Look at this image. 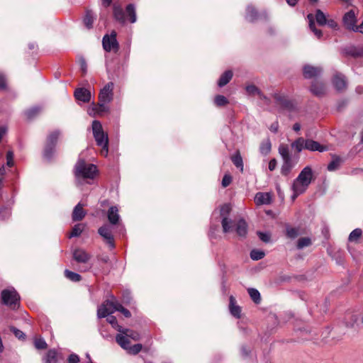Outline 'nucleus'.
Returning <instances> with one entry per match:
<instances>
[{
  "label": "nucleus",
  "mask_w": 363,
  "mask_h": 363,
  "mask_svg": "<svg viewBox=\"0 0 363 363\" xmlns=\"http://www.w3.org/2000/svg\"><path fill=\"white\" fill-rule=\"evenodd\" d=\"M279 153L281 156L283 160H284L291 159V156L289 155V147H288V146L286 145L281 144L279 147Z\"/></svg>",
  "instance_id": "37"
},
{
  "label": "nucleus",
  "mask_w": 363,
  "mask_h": 363,
  "mask_svg": "<svg viewBox=\"0 0 363 363\" xmlns=\"http://www.w3.org/2000/svg\"><path fill=\"white\" fill-rule=\"evenodd\" d=\"M114 84L107 83L100 91L99 99L101 102H111L113 98Z\"/></svg>",
  "instance_id": "9"
},
{
  "label": "nucleus",
  "mask_w": 363,
  "mask_h": 363,
  "mask_svg": "<svg viewBox=\"0 0 363 363\" xmlns=\"http://www.w3.org/2000/svg\"><path fill=\"white\" fill-rule=\"evenodd\" d=\"M311 91L316 96H321L325 92V86L322 83L315 82L311 87Z\"/></svg>",
  "instance_id": "30"
},
{
  "label": "nucleus",
  "mask_w": 363,
  "mask_h": 363,
  "mask_svg": "<svg viewBox=\"0 0 363 363\" xmlns=\"http://www.w3.org/2000/svg\"><path fill=\"white\" fill-rule=\"evenodd\" d=\"M83 230H84V225L82 224L79 223V224L75 225L73 227L72 232L70 233L69 238L79 236L81 235V233H82Z\"/></svg>",
  "instance_id": "41"
},
{
  "label": "nucleus",
  "mask_w": 363,
  "mask_h": 363,
  "mask_svg": "<svg viewBox=\"0 0 363 363\" xmlns=\"http://www.w3.org/2000/svg\"><path fill=\"white\" fill-rule=\"evenodd\" d=\"M119 335H124L128 340V338H131L135 341L140 340V334L138 332L127 328H123V330L120 332Z\"/></svg>",
  "instance_id": "29"
},
{
  "label": "nucleus",
  "mask_w": 363,
  "mask_h": 363,
  "mask_svg": "<svg viewBox=\"0 0 363 363\" xmlns=\"http://www.w3.org/2000/svg\"><path fill=\"white\" fill-rule=\"evenodd\" d=\"M116 341L123 349L125 350L128 353L130 354H137L143 348L141 344H135L133 346H130V341L123 335H117L116 336Z\"/></svg>",
  "instance_id": "4"
},
{
  "label": "nucleus",
  "mask_w": 363,
  "mask_h": 363,
  "mask_svg": "<svg viewBox=\"0 0 363 363\" xmlns=\"http://www.w3.org/2000/svg\"><path fill=\"white\" fill-rule=\"evenodd\" d=\"M73 258L79 263H86L91 258V255L83 249H76L73 251Z\"/></svg>",
  "instance_id": "14"
},
{
  "label": "nucleus",
  "mask_w": 363,
  "mask_h": 363,
  "mask_svg": "<svg viewBox=\"0 0 363 363\" xmlns=\"http://www.w3.org/2000/svg\"><path fill=\"white\" fill-rule=\"evenodd\" d=\"M10 330L15 335V336L16 337H18V339L24 338L25 334L21 330H20L14 327H11Z\"/></svg>",
  "instance_id": "58"
},
{
  "label": "nucleus",
  "mask_w": 363,
  "mask_h": 363,
  "mask_svg": "<svg viewBox=\"0 0 363 363\" xmlns=\"http://www.w3.org/2000/svg\"><path fill=\"white\" fill-rule=\"evenodd\" d=\"M308 188V185L304 184L298 179H295L291 186V189L293 191V195L291 196L292 200H295L298 196L303 194Z\"/></svg>",
  "instance_id": "10"
},
{
  "label": "nucleus",
  "mask_w": 363,
  "mask_h": 363,
  "mask_svg": "<svg viewBox=\"0 0 363 363\" xmlns=\"http://www.w3.org/2000/svg\"><path fill=\"white\" fill-rule=\"evenodd\" d=\"M311 239L308 238H301L298 239L297 242V247L298 249H302L305 247H308L311 245Z\"/></svg>",
  "instance_id": "47"
},
{
  "label": "nucleus",
  "mask_w": 363,
  "mask_h": 363,
  "mask_svg": "<svg viewBox=\"0 0 363 363\" xmlns=\"http://www.w3.org/2000/svg\"><path fill=\"white\" fill-rule=\"evenodd\" d=\"M271 151V143L269 140L264 141L260 145V152L262 155H267Z\"/></svg>",
  "instance_id": "42"
},
{
  "label": "nucleus",
  "mask_w": 363,
  "mask_h": 363,
  "mask_svg": "<svg viewBox=\"0 0 363 363\" xmlns=\"http://www.w3.org/2000/svg\"><path fill=\"white\" fill-rule=\"evenodd\" d=\"M258 13L255 9L252 6H248L247 8L246 19L250 22H254L257 19Z\"/></svg>",
  "instance_id": "31"
},
{
  "label": "nucleus",
  "mask_w": 363,
  "mask_h": 363,
  "mask_svg": "<svg viewBox=\"0 0 363 363\" xmlns=\"http://www.w3.org/2000/svg\"><path fill=\"white\" fill-rule=\"evenodd\" d=\"M233 72L230 70L225 71L220 77L218 85L220 87L224 86L226 85L232 79Z\"/></svg>",
  "instance_id": "28"
},
{
  "label": "nucleus",
  "mask_w": 363,
  "mask_h": 363,
  "mask_svg": "<svg viewBox=\"0 0 363 363\" xmlns=\"http://www.w3.org/2000/svg\"><path fill=\"white\" fill-rule=\"evenodd\" d=\"M278 129H279L278 122H274L273 123H272V125L269 127V130L274 133L278 131Z\"/></svg>",
  "instance_id": "64"
},
{
  "label": "nucleus",
  "mask_w": 363,
  "mask_h": 363,
  "mask_svg": "<svg viewBox=\"0 0 363 363\" xmlns=\"http://www.w3.org/2000/svg\"><path fill=\"white\" fill-rule=\"evenodd\" d=\"M97 108V104H92V105L88 108L87 113L91 116H99V111Z\"/></svg>",
  "instance_id": "55"
},
{
  "label": "nucleus",
  "mask_w": 363,
  "mask_h": 363,
  "mask_svg": "<svg viewBox=\"0 0 363 363\" xmlns=\"http://www.w3.org/2000/svg\"><path fill=\"white\" fill-rule=\"evenodd\" d=\"M308 18L309 20V27L311 30L314 33L315 35L318 38H320L322 37V32L320 30L315 28V23L313 22V16L312 14H308Z\"/></svg>",
  "instance_id": "34"
},
{
  "label": "nucleus",
  "mask_w": 363,
  "mask_h": 363,
  "mask_svg": "<svg viewBox=\"0 0 363 363\" xmlns=\"http://www.w3.org/2000/svg\"><path fill=\"white\" fill-rule=\"evenodd\" d=\"M125 13L127 18L131 23H134L137 21L135 6L133 4H130L126 6Z\"/></svg>",
  "instance_id": "25"
},
{
  "label": "nucleus",
  "mask_w": 363,
  "mask_h": 363,
  "mask_svg": "<svg viewBox=\"0 0 363 363\" xmlns=\"http://www.w3.org/2000/svg\"><path fill=\"white\" fill-rule=\"evenodd\" d=\"M343 23L345 26L352 30H354L355 25L357 23V17L354 11L350 10L347 12L343 16Z\"/></svg>",
  "instance_id": "12"
},
{
  "label": "nucleus",
  "mask_w": 363,
  "mask_h": 363,
  "mask_svg": "<svg viewBox=\"0 0 363 363\" xmlns=\"http://www.w3.org/2000/svg\"><path fill=\"white\" fill-rule=\"evenodd\" d=\"M74 96L77 100L87 103L90 101L91 94L86 89L78 88L74 91Z\"/></svg>",
  "instance_id": "15"
},
{
  "label": "nucleus",
  "mask_w": 363,
  "mask_h": 363,
  "mask_svg": "<svg viewBox=\"0 0 363 363\" xmlns=\"http://www.w3.org/2000/svg\"><path fill=\"white\" fill-rule=\"evenodd\" d=\"M116 311H120L126 318H129L131 315L130 312L126 308H125L123 306H122V305L118 302L117 303Z\"/></svg>",
  "instance_id": "54"
},
{
  "label": "nucleus",
  "mask_w": 363,
  "mask_h": 363,
  "mask_svg": "<svg viewBox=\"0 0 363 363\" xmlns=\"http://www.w3.org/2000/svg\"><path fill=\"white\" fill-rule=\"evenodd\" d=\"M43 360L45 363H57V357L56 351L54 350H49Z\"/></svg>",
  "instance_id": "32"
},
{
  "label": "nucleus",
  "mask_w": 363,
  "mask_h": 363,
  "mask_svg": "<svg viewBox=\"0 0 363 363\" xmlns=\"http://www.w3.org/2000/svg\"><path fill=\"white\" fill-rule=\"evenodd\" d=\"M65 277L72 281H79L81 280V276L75 272H71L68 269L65 271Z\"/></svg>",
  "instance_id": "40"
},
{
  "label": "nucleus",
  "mask_w": 363,
  "mask_h": 363,
  "mask_svg": "<svg viewBox=\"0 0 363 363\" xmlns=\"http://www.w3.org/2000/svg\"><path fill=\"white\" fill-rule=\"evenodd\" d=\"M361 235H362V230L359 228H356L354 230H352L351 232V233L350 234L349 240L351 242L356 241L360 238Z\"/></svg>",
  "instance_id": "46"
},
{
  "label": "nucleus",
  "mask_w": 363,
  "mask_h": 363,
  "mask_svg": "<svg viewBox=\"0 0 363 363\" xmlns=\"http://www.w3.org/2000/svg\"><path fill=\"white\" fill-rule=\"evenodd\" d=\"M235 225V231L240 237H245L247 233V225L243 219H240L236 224L233 223V228Z\"/></svg>",
  "instance_id": "22"
},
{
  "label": "nucleus",
  "mask_w": 363,
  "mask_h": 363,
  "mask_svg": "<svg viewBox=\"0 0 363 363\" xmlns=\"http://www.w3.org/2000/svg\"><path fill=\"white\" fill-rule=\"evenodd\" d=\"M246 91L250 95H258L260 98L265 97L262 95L259 89L255 85H248L246 86Z\"/></svg>",
  "instance_id": "39"
},
{
  "label": "nucleus",
  "mask_w": 363,
  "mask_h": 363,
  "mask_svg": "<svg viewBox=\"0 0 363 363\" xmlns=\"http://www.w3.org/2000/svg\"><path fill=\"white\" fill-rule=\"evenodd\" d=\"M305 149L310 151H319L320 152L328 150L326 146L322 145L316 141L312 140H306Z\"/></svg>",
  "instance_id": "19"
},
{
  "label": "nucleus",
  "mask_w": 363,
  "mask_h": 363,
  "mask_svg": "<svg viewBox=\"0 0 363 363\" xmlns=\"http://www.w3.org/2000/svg\"><path fill=\"white\" fill-rule=\"evenodd\" d=\"M304 146H306V140L303 138H298L291 143V147L296 150L298 152H300L302 150L305 149Z\"/></svg>",
  "instance_id": "33"
},
{
  "label": "nucleus",
  "mask_w": 363,
  "mask_h": 363,
  "mask_svg": "<svg viewBox=\"0 0 363 363\" xmlns=\"http://www.w3.org/2000/svg\"><path fill=\"white\" fill-rule=\"evenodd\" d=\"M34 345L36 349L43 350L47 348V343L43 338H36L34 341Z\"/></svg>",
  "instance_id": "49"
},
{
  "label": "nucleus",
  "mask_w": 363,
  "mask_h": 363,
  "mask_svg": "<svg viewBox=\"0 0 363 363\" xmlns=\"http://www.w3.org/2000/svg\"><path fill=\"white\" fill-rule=\"evenodd\" d=\"M230 313L235 318L240 317L241 309L240 307L236 305V301L233 296L230 297V305H229Z\"/></svg>",
  "instance_id": "26"
},
{
  "label": "nucleus",
  "mask_w": 363,
  "mask_h": 363,
  "mask_svg": "<svg viewBox=\"0 0 363 363\" xmlns=\"http://www.w3.org/2000/svg\"><path fill=\"white\" fill-rule=\"evenodd\" d=\"M113 13L114 18L119 23L124 24L125 23V14L121 5L114 4L113 6Z\"/></svg>",
  "instance_id": "18"
},
{
  "label": "nucleus",
  "mask_w": 363,
  "mask_h": 363,
  "mask_svg": "<svg viewBox=\"0 0 363 363\" xmlns=\"http://www.w3.org/2000/svg\"><path fill=\"white\" fill-rule=\"evenodd\" d=\"M60 135V132L59 130H55L50 133L48 137L47 143L44 151V157L47 159H50L52 154L55 152V146L57 143V141Z\"/></svg>",
  "instance_id": "5"
},
{
  "label": "nucleus",
  "mask_w": 363,
  "mask_h": 363,
  "mask_svg": "<svg viewBox=\"0 0 363 363\" xmlns=\"http://www.w3.org/2000/svg\"><path fill=\"white\" fill-rule=\"evenodd\" d=\"M79 362V357L75 354H72L68 357V363H78Z\"/></svg>",
  "instance_id": "61"
},
{
  "label": "nucleus",
  "mask_w": 363,
  "mask_h": 363,
  "mask_svg": "<svg viewBox=\"0 0 363 363\" xmlns=\"http://www.w3.org/2000/svg\"><path fill=\"white\" fill-rule=\"evenodd\" d=\"M130 296H129V293L128 292H125L124 293L123 296V301L124 303L125 304H128L130 303Z\"/></svg>",
  "instance_id": "63"
},
{
  "label": "nucleus",
  "mask_w": 363,
  "mask_h": 363,
  "mask_svg": "<svg viewBox=\"0 0 363 363\" xmlns=\"http://www.w3.org/2000/svg\"><path fill=\"white\" fill-rule=\"evenodd\" d=\"M358 318L356 315L349 314L346 318V326L353 327L354 325L357 322Z\"/></svg>",
  "instance_id": "48"
},
{
  "label": "nucleus",
  "mask_w": 363,
  "mask_h": 363,
  "mask_svg": "<svg viewBox=\"0 0 363 363\" xmlns=\"http://www.w3.org/2000/svg\"><path fill=\"white\" fill-rule=\"evenodd\" d=\"M96 18V15L93 13L91 10H86L84 17L83 22L85 26L90 29L93 27L94 20Z\"/></svg>",
  "instance_id": "24"
},
{
  "label": "nucleus",
  "mask_w": 363,
  "mask_h": 363,
  "mask_svg": "<svg viewBox=\"0 0 363 363\" xmlns=\"http://www.w3.org/2000/svg\"><path fill=\"white\" fill-rule=\"evenodd\" d=\"M283 161L284 162L281 168V173L283 175L286 176L291 172V169L294 167L295 163L292 161L291 159L284 160Z\"/></svg>",
  "instance_id": "27"
},
{
  "label": "nucleus",
  "mask_w": 363,
  "mask_h": 363,
  "mask_svg": "<svg viewBox=\"0 0 363 363\" xmlns=\"http://www.w3.org/2000/svg\"><path fill=\"white\" fill-rule=\"evenodd\" d=\"M107 321L112 325L113 328L118 330L119 333L123 330V327L118 324L117 320L115 316H108Z\"/></svg>",
  "instance_id": "45"
},
{
  "label": "nucleus",
  "mask_w": 363,
  "mask_h": 363,
  "mask_svg": "<svg viewBox=\"0 0 363 363\" xmlns=\"http://www.w3.org/2000/svg\"><path fill=\"white\" fill-rule=\"evenodd\" d=\"M214 101L215 104L218 106H224L228 104V100L226 99V97L222 95L216 96Z\"/></svg>",
  "instance_id": "50"
},
{
  "label": "nucleus",
  "mask_w": 363,
  "mask_h": 363,
  "mask_svg": "<svg viewBox=\"0 0 363 363\" xmlns=\"http://www.w3.org/2000/svg\"><path fill=\"white\" fill-rule=\"evenodd\" d=\"M11 215V210L10 208H2L0 210V218L2 220L8 219Z\"/></svg>",
  "instance_id": "51"
},
{
  "label": "nucleus",
  "mask_w": 363,
  "mask_h": 363,
  "mask_svg": "<svg viewBox=\"0 0 363 363\" xmlns=\"http://www.w3.org/2000/svg\"><path fill=\"white\" fill-rule=\"evenodd\" d=\"M231 208L229 204H224L220 208V216L222 217V228L224 233H229L233 230V220L228 218Z\"/></svg>",
  "instance_id": "6"
},
{
  "label": "nucleus",
  "mask_w": 363,
  "mask_h": 363,
  "mask_svg": "<svg viewBox=\"0 0 363 363\" xmlns=\"http://www.w3.org/2000/svg\"><path fill=\"white\" fill-rule=\"evenodd\" d=\"M2 303L12 308L18 306L20 296L13 288L4 289L1 293Z\"/></svg>",
  "instance_id": "3"
},
{
  "label": "nucleus",
  "mask_w": 363,
  "mask_h": 363,
  "mask_svg": "<svg viewBox=\"0 0 363 363\" xmlns=\"http://www.w3.org/2000/svg\"><path fill=\"white\" fill-rule=\"evenodd\" d=\"M96 167L79 159L74 167V175L77 179H93L96 174Z\"/></svg>",
  "instance_id": "2"
},
{
  "label": "nucleus",
  "mask_w": 363,
  "mask_h": 363,
  "mask_svg": "<svg viewBox=\"0 0 363 363\" xmlns=\"http://www.w3.org/2000/svg\"><path fill=\"white\" fill-rule=\"evenodd\" d=\"M92 131L97 145L101 147V155L107 157L108 138L107 134L104 132L101 123L99 121H93Z\"/></svg>",
  "instance_id": "1"
},
{
  "label": "nucleus",
  "mask_w": 363,
  "mask_h": 363,
  "mask_svg": "<svg viewBox=\"0 0 363 363\" xmlns=\"http://www.w3.org/2000/svg\"><path fill=\"white\" fill-rule=\"evenodd\" d=\"M248 294H249L250 298L252 299V301L255 303H259L260 302V301H261L260 294L257 289H255L254 288L248 289Z\"/></svg>",
  "instance_id": "38"
},
{
  "label": "nucleus",
  "mask_w": 363,
  "mask_h": 363,
  "mask_svg": "<svg viewBox=\"0 0 363 363\" xmlns=\"http://www.w3.org/2000/svg\"><path fill=\"white\" fill-rule=\"evenodd\" d=\"M258 236L261 240L264 242H268L270 240V235L267 233L258 232Z\"/></svg>",
  "instance_id": "59"
},
{
  "label": "nucleus",
  "mask_w": 363,
  "mask_h": 363,
  "mask_svg": "<svg viewBox=\"0 0 363 363\" xmlns=\"http://www.w3.org/2000/svg\"><path fill=\"white\" fill-rule=\"evenodd\" d=\"M297 179L309 186L313 179V173L311 167L309 166L305 167L299 173Z\"/></svg>",
  "instance_id": "11"
},
{
  "label": "nucleus",
  "mask_w": 363,
  "mask_h": 363,
  "mask_svg": "<svg viewBox=\"0 0 363 363\" xmlns=\"http://www.w3.org/2000/svg\"><path fill=\"white\" fill-rule=\"evenodd\" d=\"M117 301L107 300L98 308L97 315L99 318H105L116 311Z\"/></svg>",
  "instance_id": "7"
},
{
  "label": "nucleus",
  "mask_w": 363,
  "mask_h": 363,
  "mask_svg": "<svg viewBox=\"0 0 363 363\" xmlns=\"http://www.w3.org/2000/svg\"><path fill=\"white\" fill-rule=\"evenodd\" d=\"M333 84L335 88L338 91L345 89L347 86L346 79L341 74H336L333 79Z\"/></svg>",
  "instance_id": "17"
},
{
  "label": "nucleus",
  "mask_w": 363,
  "mask_h": 363,
  "mask_svg": "<svg viewBox=\"0 0 363 363\" xmlns=\"http://www.w3.org/2000/svg\"><path fill=\"white\" fill-rule=\"evenodd\" d=\"M232 182V177L229 174H225L222 180V186H228Z\"/></svg>",
  "instance_id": "60"
},
{
  "label": "nucleus",
  "mask_w": 363,
  "mask_h": 363,
  "mask_svg": "<svg viewBox=\"0 0 363 363\" xmlns=\"http://www.w3.org/2000/svg\"><path fill=\"white\" fill-rule=\"evenodd\" d=\"M272 201V196L269 193L258 192L255 196V202L257 205L269 204Z\"/></svg>",
  "instance_id": "21"
},
{
  "label": "nucleus",
  "mask_w": 363,
  "mask_h": 363,
  "mask_svg": "<svg viewBox=\"0 0 363 363\" xmlns=\"http://www.w3.org/2000/svg\"><path fill=\"white\" fill-rule=\"evenodd\" d=\"M264 251L260 250H252L250 252V258L253 260H259L264 257Z\"/></svg>",
  "instance_id": "43"
},
{
  "label": "nucleus",
  "mask_w": 363,
  "mask_h": 363,
  "mask_svg": "<svg viewBox=\"0 0 363 363\" xmlns=\"http://www.w3.org/2000/svg\"><path fill=\"white\" fill-rule=\"evenodd\" d=\"M277 160L275 159H272L269 162V169L270 171L274 170L277 167Z\"/></svg>",
  "instance_id": "62"
},
{
  "label": "nucleus",
  "mask_w": 363,
  "mask_h": 363,
  "mask_svg": "<svg viewBox=\"0 0 363 363\" xmlns=\"http://www.w3.org/2000/svg\"><path fill=\"white\" fill-rule=\"evenodd\" d=\"M84 204L79 202L74 208L72 212V218L74 221L82 220L86 214V212L83 209Z\"/></svg>",
  "instance_id": "16"
},
{
  "label": "nucleus",
  "mask_w": 363,
  "mask_h": 363,
  "mask_svg": "<svg viewBox=\"0 0 363 363\" xmlns=\"http://www.w3.org/2000/svg\"><path fill=\"white\" fill-rule=\"evenodd\" d=\"M40 108L39 107H33L28 110L26 114L28 118H31L34 117L35 115H37L40 112Z\"/></svg>",
  "instance_id": "53"
},
{
  "label": "nucleus",
  "mask_w": 363,
  "mask_h": 363,
  "mask_svg": "<svg viewBox=\"0 0 363 363\" xmlns=\"http://www.w3.org/2000/svg\"><path fill=\"white\" fill-rule=\"evenodd\" d=\"M106 104H108V102H101L100 101H99L97 104L99 116H101L103 113L108 111V108L107 106H106Z\"/></svg>",
  "instance_id": "52"
},
{
  "label": "nucleus",
  "mask_w": 363,
  "mask_h": 363,
  "mask_svg": "<svg viewBox=\"0 0 363 363\" xmlns=\"http://www.w3.org/2000/svg\"><path fill=\"white\" fill-rule=\"evenodd\" d=\"M286 234H287L288 237H289L291 238H295L296 237L298 236V233L297 229H296L294 228H288L286 229Z\"/></svg>",
  "instance_id": "56"
},
{
  "label": "nucleus",
  "mask_w": 363,
  "mask_h": 363,
  "mask_svg": "<svg viewBox=\"0 0 363 363\" xmlns=\"http://www.w3.org/2000/svg\"><path fill=\"white\" fill-rule=\"evenodd\" d=\"M321 72V69L312 66H305L303 68V75L306 78H311L318 76Z\"/></svg>",
  "instance_id": "23"
},
{
  "label": "nucleus",
  "mask_w": 363,
  "mask_h": 363,
  "mask_svg": "<svg viewBox=\"0 0 363 363\" xmlns=\"http://www.w3.org/2000/svg\"><path fill=\"white\" fill-rule=\"evenodd\" d=\"M232 162L233 163L235 164V166L236 167H238V169H240V170L241 172L243 171V162H242V157L240 156V155L238 152L236 153L235 155H234L232 158Z\"/></svg>",
  "instance_id": "36"
},
{
  "label": "nucleus",
  "mask_w": 363,
  "mask_h": 363,
  "mask_svg": "<svg viewBox=\"0 0 363 363\" xmlns=\"http://www.w3.org/2000/svg\"><path fill=\"white\" fill-rule=\"evenodd\" d=\"M102 44L104 49L107 52L111 50L117 51L118 49V43L116 40V33L112 31L111 35H105L103 38Z\"/></svg>",
  "instance_id": "8"
},
{
  "label": "nucleus",
  "mask_w": 363,
  "mask_h": 363,
  "mask_svg": "<svg viewBox=\"0 0 363 363\" xmlns=\"http://www.w3.org/2000/svg\"><path fill=\"white\" fill-rule=\"evenodd\" d=\"M315 19L317 23L320 26L325 25L327 23L325 16L320 10L317 11L315 14Z\"/></svg>",
  "instance_id": "44"
},
{
  "label": "nucleus",
  "mask_w": 363,
  "mask_h": 363,
  "mask_svg": "<svg viewBox=\"0 0 363 363\" xmlns=\"http://www.w3.org/2000/svg\"><path fill=\"white\" fill-rule=\"evenodd\" d=\"M6 164L9 167H12L13 165V151H8L6 153Z\"/></svg>",
  "instance_id": "57"
},
{
  "label": "nucleus",
  "mask_w": 363,
  "mask_h": 363,
  "mask_svg": "<svg viewBox=\"0 0 363 363\" xmlns=\"http://www.w3.org/2000/svg\"><path fill=\"white\" fill-rule=\"evenodd\" d=\"M107 217L111 225H116L120 220V215L117 206H111L107 212Z\"/></svg>",
  "instance_id": "20"
},
{
  "label": "nucleus",
  "mask_w": 363,
  "mask_h": 363,
  "mask_svg": "<svg viewBox=\"0 0 363 363\" xmlns=\"http://www.w3.org/2000/svg\"><path fill=\"white\" fill-rule=\"evenodd\" d=\"M341 164V160L338 157H334L333 160L328 165V170L330 172L337 170Z\"/></svg>",
  "instance_id": "35"
},
{
  "label": "nucleus",
  "mask_w": 363,
  "mask_h": 363,
  "mask_svg": "<svg viewBox=\"0 0 363 363\" xmlns=\"http://www.w3.org/2000/svg\"><path fill=\"white\" fill-rule=\"evenodd\" d=\"M98 233L101 237H103L104 240L107 241V242L112 248L114 247L113 238L111 228L108 225H104L101 226L99 228Z\"/></svg>",
  "instance_id": "13"
}]
</instances>
